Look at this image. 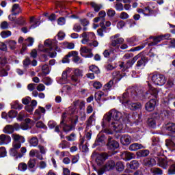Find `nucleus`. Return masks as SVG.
Segmentation results:
<instances>
[{"label":"nucleus","instance_id":"f257e3e1","mask_svg":"<svg viewBox=\"0 0 175 175\" xmlns=\"http://www.w3.org/2000/svg\"><path fill=\"white\" fill-rule=\"evenodd\" d=\"M121 120L126 121L128 120V114L120 112V111L113 109L107 113L103 119L102 126L106 128L108 125L110 129L115 132H122L124 126L121 124Z\"/></svg>","mask_w":175,"mask_h":175},{"label":"nucleus","instance_id":"f03ea898","mask_svg":"<svg viewBox=\"0 0 175 175\" xmlns=\"http://www.w3.org/2000/svg\"><path fill=\"white\" fill-rule=\"evenodd\" d=\"M119 99L120 103L130 110H137L142 107V104L132 102V100H137L139 99L136 92H133L130 95L126 92L123 93L122 96L119 97Z\"/></svg>","mask_w":175,"mask_h":175},{"label":"nucleus","instance_id":"7ed1b4c3","mask_svg":"<svg viewBox=\"0 0 175 175\" xmlns=\"http://www.w3.org/2000/svg\"><path fill=\"white\" fill-rule=\"evenodd\" d=\"M57 42L55 40H46L44 42V49L42 51H44V53H51L53 49H54L55 51H61V49L57 46Z\"/></svg>","mask_w":175,"mask_h":175},{"label":"nucleus","instance_id":"20e7f679","mask_svg":"<svg viewBox=\"0 0 175 175\" xmlns=\"http://www.w3.org/2000/svg\"><path fill=\"white\" fill-rule=\"evenodd\" d=\"M149 79H151L152 81H153L156 85L162 86L165 85L166 83V77H165L163 75H150Z\"/></svg>","mask_w":175,"mask_h":175},{"label":"nucleus","instance_id":"39448f33","mask_svg":"<svg viewBox=\"0 0 175 175\" xmlns=\"http://www.w3.org/2000/svg\"><path fill=\"white\" fill-rule=\"evenodd\" d=\"M137 55H139L138 57V61L135 65V69L140 70L141 69H144V66H146L147 62H148V59L147 57L143 55L142 53H139Z\"/></svg>","mask_w":175,"mask_h":175},{"label":"nucleus","instance_id":"423d86ee","mask_svg":"<svg viewBox=\"0 0 175 175\" xmlns=\"http://www.w3.org/2000/svg\"><path fill=\"white\" fill-rule=\"evenodd\" d=\"M139 55H135L131 61L129 60L126 62V64L124 62H120L119 64L120 68H122V70L125 72V70L133 66V64H135V62H136V61L139 59Z\"/></svg>","mask_w":175,"mask_h":175},{"label":"nucleus","instance_id":"0eeeda50","mask_svg":"<svg viewBox=\"0 0 175 175\" xmlns=\"http://www.w3.org/2000/svg\"><path fill=\"white\" fill-rule=\"evenodd\" d=\"M161 118V116L159 113H153L152 114L151 118L148 119L147 124L148 126H151L152 128H154L157 124V121Z\"/></svg>","mask_w":175,"mask_h":175},{"label":"nucleus","instance_id":"6e6552de","mask_svg":"<svg viewBox=\"0 0 175 175\" xmlns=\"http://www.w3.org/2000/svg\"><path fill=\"white\" fill-rule=\"evenodd\" d=\"M124 38H120V34H116L111 37V46L116 47L118 44H122Z\"/></svg>","mask_w":175,"mask_h":175},{"label":"nucleus","instance_id":"1a4fd4ad","mask_svg":"<svg viewBox=\"0 0 175 175\" xmlns=\"http://www.w3.org/2000/svg\"><path fill=\"white\" fill-rule=\"evenodd\" d=\"M170 38V35H167V36H159L157 37H152L150 36L149 39H153V42L149 43L148 46H157L161 42V40H163V39H167Z\"/></svg>","mask_w":175,"mask_h":175},{"label":"nucleus","instance_id":"9d476101","mask_svg":"<svg viewBox=\"0 0 175 175\" xmlns=\"http://www.w3.org/2000/svg\"><path fill=\"white\" fill-rule=\"evenodd\" d=\"M107 147L109 150H116L120 147V144L117 141L113 139V137H109Z\"/></svg>","mask_w":175,"mask_h":175},{"label":"nucleus","instance_id":"9b49d317","mask_svg":"<svg viewBox=\"0 0 175 175\" xmlns=\"http://www.w3.org/2000/svg\"><path fill=\"white\" fill-rule=\"evenodd\" d=\"M67 57H72V61L75 64H81L83 60L79 57V53L77 51H72L67 54Z\"/></svg>","mask_w":175,"mask_h":175},{"label":"nucleus","instance_id":"f8f14e48","mask_svg":"<svg viewBox=\"0 0 175 175\" xmlns=\"http://www.w3.org/2000/svg\"><path fill=\"white\" fill-rule=\"evenodd\" d=\"M72 70L68 68L62 72V78L59 79V84H66L68 83V75H70Z\"/></svg>","mask_w":175,"mask_h":175},{"label":"nucleus","instance_id":"ddd939ff","mask_svg":"<svg viewBox=\"0 0 175 175\" xmlns=\"http://www.w3.org/2000/svg\"><path fill=\"white\" fill-rule=\"evenodd\" d=\"M157 105V100L155 98L151 99L150 101L146 103L145 107L147 111H154L155 106Z\"/></svg>","mask_w":175,"mask_h":175},{"label":"nucleus","instance_id":"4468645a","mask_svg":"<svg viewBox=\"0 0 175 175\" xmlns=\"http://www.w3.org/2000/svg\"><path fill=\"white\" fill-rule=\"evenodd\" d=\"M120 157L122 159H123L124 161H131V159H134L135 158V155L134 153L124 151L121 152Z\"/></svg>","mask_w":175,"mask_h":175},{"label":"nucleus","instance_id":"2eb2a0df","mask_svg":"<svg viewBox=\"0 0 175 175\" xmlns=\"http://www.w3.org/2000/svg\"><path fill=\"white\" fill-rule=\"evenodd\" d=\"M45 113H46V109L42 107H39L38 109H37L35 111L34 120H36V121L39 120L40 118H42V113L44 114Z\"/></svg>","mask_w":175,"mask_h":175},{"label":"nucleus","instance_id":"dca6fc26","mask_svg":"<svg viewBox=\"0 0 175 175\" xmlns=\"http://www.w3.org/2000/svg\"><path fill=\"white\" fill-rule=\"evenodd\" d=\"M6 64V59L5 57H0V76L3 77V76H8V71L2 68V66H5Z\"/></svg>","mask_w":175,"mask_h":175},{"label":"nucleus","instance_id":"f3484780","mask_svg":"<svg viewBox=\"0 0 175 175\" xmlns=\"http://www.w3.org/2000/svg\"><path fill=\"white\" fill-rule=\"evenodd\" d=\"M120 143L123 146H129L132 143V137L128 135H123L120 137Z\"/></svg>","mask_w":175,"mask_h":175},{"label":"nucleus","instance_id":"a211bd4d","mask_svg":"<svg viewBox=\"0 0 175 175\" xmlns=\"http://www.w3.org/2000/svg\"><path fill=\"white\" fill-rule=\"evenodd\" d=\"M107 158H109V154L107 153L98 154L96 159V162L97 165H102V163H103V162L105 161Z\"/></svg>","mask_w":175,"mask_h":175},{"label":"nucleus","instance_id":"6ab92c4d","mask_svg":"<svg viewBox=\"0 0 175 175\" xmlns=\"http://www.w3.org/2000/svg\"><path fill=\"white\" fill-rule=\"evenodd\" d=\"M12 142V138L5 134H1L0 135V146H3V144H9Z\"/></svg>","mask_w":175,"mask_h":175},{"label":"nucleus","instance_id":"aec40b11","mask_svg":"<svg viewBox=\"0 0 175 175\" xmlns=\"http://www.w3.org/2000/svg\"><path fill=\"white\" fill-rule=\"evenodd\" d=\"M80 54L83 55V54H89L88 55V58H92L94 55L91 53V49H88L87 46H81L80 49Z\"/></svg>","mask_w":175,"mask_h":175},{"label":"nucleus","instance_id":"412c9836","mask_svg":"<svg viewBox=\"0 0 175 175\" xmlns=\"http://www.w3.org/2000/svg\"><path fill=\"white\" fill-rule=\"evenodd\" d=\"M11 12L14 16H17L22 12L21 7H20L19 4L15 3L12 5Z\"/></svg>","mask_w":175,"mask_h":175},{"label":"nucleus","instance_id":"4be33fe9","mask_svg":"<svg viewBox=\"0 0 175 175\" xmlns=\"http://www.w3.org/2000/svg\"><path fill=\"white\" fill-rule=\"evenodd\" d=\"M142 148H144V146L139 143L132 144L129 147V151H137V150H142Z\"/></svg>","mask_w":175,"mask_h":175},{"label":"nucleus","instance_id":"5701e85b","mask_svg":"<svg viewBox=\"0 0 175 175\" xmlns=\"http://www.w3.org/2000/svg\"><path fill=\"white\" fill-rule=\"evenodd\" d=\"M139 166H140V165L139 164V161L136 160H133L129 163L126 164V167H128V169H131L133 170H135V169H138Z\"/></svg>","mask_w":175,"mask_h":175},{"label":"nucleus","instance_id":"b1692460","mask_svg":"<svg viewBox=\"0 0 175 175\" xmlns=\"http://www.w3.org/2000/svg\"><path fill=\"white\" fill-rule=\"evenodd\" d=\"M12 137L16 143H25V138L18 134H12Z\"/></svg>","mask_w":175,"mask_h":175},{"label":"nucleus","instance_id":"393cba45","mask_svg":"<svg viewBox=\"0 0 175 175\" xmlns=\"http://www.w3.org/2000/svg\"><path fill=\"white\" fill-rule=\"evenodd\" d=\"M158 163L159 166H160V167H163V169H166L167 166H169V161L163 158H159Z\"/></svg>","mask_w":175,"mask_h":175},{"label":"nucleus","instance_id":"a878e982","mask_svg":"<svg viewBox=\"0 0 175 175\" xmlns=\"http://www.w3.org/2000/svg\"><path fill=\"white\" fill-rule=\"evenodd\" d=\"M29 143L31 147H38L39 145V139L36 137H32L29 139Z\"/></svg>","mask_w":175,"mask_h":175},{"label":"nucleus","instance_id":"bb28decb","mask_svg":"<svg viewBox=\"0 0 175 175\" xmlns=\"http://www.w3.org/2000/svg\"><path fill=\"white\" fill-rule=\"evenodd\" d=\"M157 163L155 159H146L144 161L145 166H154Z\"/></svg>","mask_w":175,"mask_h":175},{"label":"nucleus","instance_id":"cd10ccee","mask_svg":"<svg viewBox=\"0 0 175 175\" xmlns=\"http://www.w3.org/2000/svg\"><path fill=\"white\" fill-rule=\"evenodd\" d=\"M105 170H113L116 167V163L113 161H108L104 166Z\"/></svg>","mask_w":175,"mask_h":175},{"label":"nucleus","instance_id":"c85d7f7f","mask_svg":"<svg viewBox=\"0 0 175 175\" xmlns=\"http://www.w3.org/2000/svg\"><path fill=\"white\" fill-rule=\"evenodd\" d=\"M98 17L101 19V23H100V27H103L105 25V21H106V20L105 19V18L106 17V12L100 11L98 13Z\"/></svg>","mask_w":175,"mask_h":175},{"label":"nucleus","instance_id":"c756f323","mask_svg":"<svg viewBox=\"0 0 175 175\" xmlns=\"http://www.w3.org/2000/svg\"><path fill=\"white\" fill-rule=\"evenodd\" d=\"M12 109H15V110H21L23 109V104H20L18 100L13 102L11 104Z\"/></svg>","mask_w":175,"mask_h":175},{"label":"nucleus","instance_id":"7c9ffc66","mask_svg":"<svg viewBox=\"0 0 175 175\" xmlns=\"http://www.w3.org/2000/svg\"><path fill=\"white\" fill-rule=\"evenodd\" d=\"M80 103V100H75L73 103V107H70V111H71V114H73L75 111H76V109H77V106H79V104Z\"/></svg>","mask_w":175,"mask_h":175},{"label":"nucleus","instance_id":"2f4dec72","mask_svg":"<svg viewBox=\"0 0 175 175\" xmlns=\"http://www.w3.org/2000/svg\"><path fill=\"white\" fill-rule=\"evenodd\" d=\"M106 96V94L102 91H98L95 93L94 98L95 100L98 102L102 99V98Z\"/></svg>","mask_w":175,"mask_h":175},{"label":"nucleus","instance_id":"473e14b6","mask_svg":"<svg viewBox=\"0 0 175 175\" xmlns=\"http://www.w3.org/2000/svg\"><path fill=\"white\" fill-rule=\"evenodd\" d=\"M4 133H7L8 135H10V133H13L14 132V129L12 125H7L3 129Z\"/></svg>","mask_w":175,"mask_h":175},{"label":"nucleus","instance_id":"72a5a7b5","mask_svg":"<svg viewBox=\"0 0 175 175\" xmlns=\"http://www.w3.org/2000/svg\"><path fill=\"white\" fill-rule=\"evenodd\" d=\"M113 85H114V81L111 79L104 85V90L107 91L109 90H111Z\"/></svg>","mask_w":175,"mask_h":175},{"label":"nucleus","instance_id":"f704fd0d","mask_svg":"<svg viewBox=\"0 0 175 175\" xmlns=\"http://www.w3.org/2000/svg\"><path fill=\"white\" fill-rule=\"evenodd\" d=\"M116 169L118 172H122L125 169V165L121 161H118L116 164Z\"/></svg>","mask_w":175,"mask_h":175},{"label":"nucleus","instance_id":"c9c22d12","mask_svg":"<svg viewBox=\"0 0 175 175\" xmlns=\"http://www.w3.org/2000/svg\"><path fill=\"white\" fill-rule=\"evenodd\" d=\"M27 166L29 169H33L35 166H36V159H30L27 162Z\"/></svg>","mask_w":175,"mask_h":175},{"label":"nucleus","instance_id":"e433bc0d","mask_svg":"<svg viewBox=\"0 0 175 175\" xmlns=\"http://www.w3.org/2000/svg\"><path fill=\"white\" fill-rule=\"evenodd\" d=\"M90 5L92 6V8H93V9L94 10V12H99V10L100 9H102V5L100 4H98L95 2H91Z\"/></svg>","mask_w":175,"mask_h":175},{"label":"nucleus","instance_id":"4c0bfd02","mask_svg":"<svg viewBox=\"0 0 175 175\" xmlns=\"http://www.w3.org/2000/svg\"><path fill=\"white\" fill-rule=\"evenodd\" d=\"M81 37L83 38L82 40H81V43L83 44H88L90 40L88 38V36H87V32H83L81 35Z\"/></svg>","mask_w":175,"mask_h":175},{"label":"nucleus","instance_id":"58836bf2","mask_svg":"<svg viewBox=\"0 0 175 175\" xmlns=\"http://www.w3.org/2000/svg\"><path fill=\"white\" fill-rule=\"evenodd\" d=\"M150 154L148 150H142L137 152V157H147Z\"/></svg>","mask_w":175,"mask_h":175},{"label":"nucleus","instance_id":"ea45409f","mask_svg":"<svg viewBox=\"0 0 175 175\" xmlns=\"http://www.w3.org/2000/svg\"><path fill=\"white\" fill-rule=\"evenodd\" d=\"M59 148H69V142L66 140H62L61 143L58 145Z\"/></svg>","mask_w":175,"mask_h":175},{"label":"nucleus","instance_id":"a19ab883","mask_svg":"<svg viewBox=\"0 0 175 175\" xmlns=\"http://www.w3.org/2000/svg\"><path fill=\"white\" fill-rule=\"evenodd\" d=\"M149 94H150V95H153V96H154V98H158V90H157L156 88H154L152 87H150L149 89Z\"/></svg>","mask_w":175,"mask_h":175},{"label":"nucleus","instance_id":"79ce46f5","mask_svg":"<svg viewBox=\"0 0 175 175\" xmlns=\"http://www.w3.org/2000/svg\"><path fill=\"white\" fill-rule=\"evenodd\" d=\"M71 83L73 84V85H77L80 83V79H79V77L76 75H72L71 77Z\"/></svg>","mask_w":175,"mask_h":175},{"label":"nucleus","instance_id":"37998d69","mask_svg":"<svg viewBox=\"0 0 175 175\" xmlns=\"http://www.w3.org/2000/svg\"><path fill=\"white\" fill-rule=\"evenodd\" d=\"M18 169L21 172H25L28 169V165L25 163H21L18 164Z\"/></svg>","mask_w":175,"mask_h":175},{"label":"nucleus","instance_id":"c03bdc74","mask_svg":"<svg viewBox=\"0 0 175 175\" xmlns=\"http://www.w3.org/2000/svg\"><path fill=\"white\" fill-rule=\"evenodd\" d=\"M112 76L113 79H116V80H121L122 79V75L120 71H115L112 73Z\"/></svg>","mask_w":175,"mask_h":175},{"label":"nucleus","instance_id":"a18cd8bd","mask_svg":"<svg viewBox=\"0 0 175 175\" xmlns=\"http://www.w3.org/2000/svg\"><path fill=\"white\" fill-rule=\"evenodd\" d=\"M8 155L6 148L1 146L0 147V158H5Z\"/></svg>","mask_w":175,"mask_h":175},{"label":"nucleus","instance_id":"49530a36","mask_svg":"<svg viewBox=\"0 0 175 175\" xmlns=\"http://www.w3.org/2000/svg\"><path fill=\"white\" fill-rule=\"evenodd\" d=\"M63 129H64V132H70V131L75 130V126H74V124H71V125L66 124L63 127Z\"/></svg>","mask_w":175,"mask_h":175},{"label":"nucleus","instance_id":"de8ad7c7","mask_svg":"<svg viewBox=\"0 0 175 175\" xmlns=\"http://www.w3.org/2000/svg\"><path fill=\"white\" fill-rule=\"evenodd\" d=\"M89 69L90 70V72H92L93 73H100V70H99V68H98V66H95V65H92L89 67Z\"/></svg>","mask_w":175,"mask_h":175},{"label":"nucleus","instance_id":"09e8293b","mask_svg":"<svg viewBox=\"0 0 175 175\" xmlns=\"http://www.w3.org/2000/svg\"><path fill=\"white\" fill-rule=\"evenodd\" d=\"M12 36V31H1V36L3 38V39H6V38H9V36Z\"/></svg>","mask_w":175,"mask_h":175},{"label":"nucleus","instance_id":"8fccbe9b","mask_svg":"<svg viewBox=\"0 0 175 175\" xmlns=\"http://www.w3.org/2000/svg\"><path fill=\"white\" fill-rule=\"evenodd\" d=\"M66 139L68 142H75V140H76V134L75 133H72L70 135L66 136Z\"/></svg>","mask_w":175,"mask_h":175},{"label":"nucleus","instance_id":"3c124183","mask_svg":"<svg viewBox=\"0 0 175 175\" xmlns=\"http://www.w3.org/2000/svg\"><path fill=\"white\" fill-rule=\"evenodd\" d=\"M167 103H170V105L173 104L175 107V97L174 96H173V94H170V96H168Z\"/></svg>","mask_w":175,"mask_h":175},{"label":"nucleus","instance_id":"603ef678","mask_svg":"<svg viewBox=\"0 0 175 175\" xmlns=\"http://www.w3.org/2000/svg\"><path fill=\"white\" fill-rule=\"evenodd\" d=\"M167 131H170L171 132H175V124L169 123L166 127Z\"/></svg>","mask_w":175,"mask_h":175},{"label":"nucleus","instance_id":"864d4df0","mask_svg":"<svg viewBox=\"0 0 175 175\" xmlns=\"http://www.w3.org/2000/svg\"><path fill=\"white\" fill-rule=\"evenodd\" d=\"M152 172L155 175H162L163 174L162 170H161L160 168H157V167L152 168Z\"/></svg>","mask_w":175,"mask_h":175},{"label":"nucleus","instance_id":"5fc2aeb1","mask_svg":"<svg viewBox=\"0 0 175 175\" xmlns=\"http://www.w3.org/2000/svg\"><path fill=\"white\" fill-rule=\"evenodd\" d=\"M93 87L96 90H100L102 88V83L100 81H93Z\"/></svg>","mask_w":175,"mask_h":175},{"label":"nucleus","instance_id":"6e6d98bb","mask_svg":"<svg viewBox=\"0 0 175 175\" xmlns=\"http://www.w3.org/2000/svg\"><path fill=\"white\" fill-rule=\"evenodd\" d=\"M38 150H40V154H42V155L46 154V152L47 151V149H46V147L40 144L38 146Z\"/></svg>","mask_w":175,"mask_h":175},{"label":"nucleus","instance_id":"4d7b16f0","mask_svg":"<svg viewBox=\"0 0 175 175\" xmlns=\"http://www.w3.org/2000/svg\"><path fill=\"white\" fill-rule=\"evenodd\" d=\"M115 9L118 12H122L124 10V5L121 3H117L115 5Z\"/></svg>","mask_w":175,"mask_h":175},{"label":"nucleus","instance_id":"13d9d810","mask_svg":"<svg viewBox=\"0 0 175 175\" xmlns=\"http://www.w3.org/2000/svg\"><path fill=\"white\" fill-rule=\"evenodd\" d=\"M173 87H174V82H173L172 79L168 80L165 85V88L170 90V88H173Z\"/></svg>","mask_w":175,"mask_h":175},{"label":"nucleus","instance_id":"bf43d9fd","mask_svg":"<svg viewBox=\"0 0 175 175\" xmlns=\"http://www.w3.org/2000/svg\"><path fill=\"white\" fill-rule=\"evenodd\" d=\"M17 117V112L14 110H11L8 112L9 118H16Z\"/></svg>","mask_w":175,"mask_h":175},{"label":"nucleus","instance_id":"052dcab7","mask_svg":"<svg viewBox=\"0 0 175 175\" xmlns=\"http://www.w3.org/2000/svg\"><path fill=\"white\" fill-rule=\"evenodd\" d=\"M94 117H95V113H93L92 115H91L88 118V121L86 122V125L88 127L91 126V125H92V121H93Z\"/></svg>","mask_w":175,"mask_h":175},{"label":"nucleus","instance_id":"680f3d73","mask_svg":"<svg viewBox=\"0 0 175 175\" xmlns=\"http://www.w3.org/2000/svg\"><path fill=\"white\" fill-rule=\"evenodd\" d=\"M16 44H17V42L14 40H10L8 42V46L11 50H14V49H16Z\"/></svg>","mask_w":175,"mask_h":175},{"label":"nucleus","instance_id":"e2e57ef3","mask_svg":"<svg viewBox=\"0 0 175 175\" xmlns=\"http://www.w3.org/2000/svg\"><path fill=\"white\" fill-rule=\"evenodd\" d=\"M64 45L65 47L69 50H73V49H75V43L73 42H65Z\"/></svg>","mask_w":175,"mask_h":175},{"label":"nucleus","instance_id":"0e129e2a","mask_svg":"<svg viewBox=\"0 0 175 175\" xmlns=\"http://www.w3.org/2000/svg\"><path fill=\"white\" fill-rule=\"evenodd\" d=\"M120 18L122 20H127V18H129V14L128 13L123 12L120 13Z\"/></svg>","mask_w":175,"mask_h":175},{"label":"nucleus","instance_id":"69168bd1","mask_svg":"<svg viewBox=\"0 0 175 175\" xmlns=\"http://www.w3.org/2000/svg\"><path fill=\"white\" fill-rule=\"evenodd\" d=\"M143 11L144 16H150V14H151V9H150V7H146L143 9Z\"/></svg>","mask_w":175,"mask_h":175},{"label":"nucleus","instance_id":"338daca9","mask_svg":"<svg viewBox=\"0 0 175 175\" xmlns=\"http://www.w3.org/2000/svg\"><path fill=\"white\" fill-rule=\"evenodd\" d=\"M168 174H175V163L174 164H172L169 170H168Z\"/></svg>","mask_w":175,"mask_h":175},{"label":"nucleus","instance_id":"774afa93","mask_svg":"<svg viewBox=\"0 0 175 175\" xmlns=\"http://www.w3.org/2000/svg\"><path fill=\"white\" fill-rule=\"evenodd\" d=\"M165 145L167 146V147H170V148H173L175 146L174 142H173V141L170 139L165 140Z\"/></svg>","mask_w":175,"mask_h":175}]
</instances>
